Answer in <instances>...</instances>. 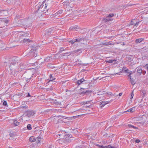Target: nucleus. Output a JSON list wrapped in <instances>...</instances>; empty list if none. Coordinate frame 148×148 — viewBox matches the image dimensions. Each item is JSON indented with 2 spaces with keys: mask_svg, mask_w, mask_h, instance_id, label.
Instances as JSON below:
<instances>
[{
  "mask_svg": "<svg viewBox=\"0 0 148 148\" xmlns=\"http://www.w3.org/2000/svg\"><path fill=\"white\" fill-rule=\"evenodd\" d=\"M18 58L14 57L10 60V73L14 75L17 72H19L23 69V65L18 62Z\"/></svg>",
  "mask_w": 148,
  "mask_h": 148,
  "instance_id": "nucleus-1",
  "label": "nucleus"
},
{
  "mask_svg": "<svg viewBox=\"0 0 148 148\" xmlns=\"http://www.w3.org/2000/svg\"><path fill=\"white\" fill-rule=\"evenodd\" d=\"M45 2H43L40 5L37 6L38 10H39L41 12L48 10L51 8V5L49 3H45L44 5Z\"/></svg>",
  "mask_w": 148,
  "mask_h": 148,
  "instance_id": "nucleus-2",
  "label": "nucleus"
},
{
  "mask_svg": "<svg viewBox=\"0 0 148 148\" xmlns=\"http://www.w3.org/2000/svg\"><path fill=\"white\" fill-rule=\"evenodd\" d=\"M114 15V14L112 13L109 14L108 16H107L106 18H104L102 19V21L105 23L111 21L112 20L111 18L113 17Z\"/></svg>",
  "mask_w": 148,
  "mask_h": 148,
  "instance_id": "nucleus-3",
  "label": "nucleus"
},
{
  "mask_svg": "<svg viewBox=\"0 0 148 148\" xmlns=\"http://www.w3.org/2000/svg\"><path fill=\"white\" fill-rule=\"evenodd\" d=\"M10 123H11L12 125H14V126H18L20 124V123L18 122L16 119L11 120Z\"/></svg>",
  "mask_w": 148,
  "mask_h": 148,
  "instance_id": "nucleus-4",
  "label": "nucleus"
},
{
  "mask_svg": "<svg viewBox=\"0 0 148 148\" xmlns=\"http://www.w3.org/2000/svg\"><path fill=\"white\" fill-rule=\"evenodd\" d=\"M26 114L27 116L28 117H31L34 116L35 114L34 111H28L26 112Z\"/></svg>",
  "mask_w": 148,
  "mask_h": 148,
  "instance_id": "nucleus-5",
  "label": "nucleus"
},
{
  "mask_svg": "<svg viewBox=\"0 0 148 148\" xmlns=\"http://www.w3.org/2000/svg\"><path fill=\"white\" fill-rule=\"evenodd\" d=\"M92 91L91 90H84L81 93V95L85 94L86 95H88L91 93Z\"/></svg>",
  "mask_w": 148,
  "mask_h": 148,
  "instance_id": "nucleus-6",
  "label": "nucleus"
},
{
  "mask_svg": "<svg viewBox=\"0 0 148 148\" xmlns=\"http://www.w3.org/2000/svg\"><path fill=\"white\" fill-rule=\"evenodd\" d=\"M139 21H137L136 19H133L131 20V25H138V24Z\"/></svg>",
  "mask_w": 148,
  "mask_h": 148,
  "instance_id": "nucleus-7",
  "label": "nucleus"
},
{
  "mask_svg": "<svg viewBox=\"0 0 148 148\" xmlns=\"http://www.w3.org/2000/svg\"><path fill=\"white\" fill-rule=\"evenodd\" d=\"M110 103L109 101H103L101 102H100V104L99 105V107L101 108H102L106 104H108Z\"/></svg>",
  "mask_w": 148,
  "mask_h": 148,
  "instance_id": "nucleus-8",
  "label": "nucleus"
},
{
  "mask_svg": "<svg viewBox=\"0 0 148 148\" xmlns=\"http://www.w3.org/2000/svg\"><path fill=\"white\" fill-rule=\"evenodd\" d=\"M53 30L52 28L49 29L47 30L46 33V35L47 36H49L50 34L53 33Z\"/></svg>",
  "mask_w": 148,
  "mask_h": 148,
  "instance_id": "nucleus-9",
  "label": "nucleus"
},
{
  "mask_svg": "<svg viewBox=\"0 0 148 148\" xmlns=\"http://www.w3.org/2000/svg\"><path fill=\"white\" fill-rule=\"evenodd\" d=\"M53 75L52 74H50V76H49V77H50V79L48 81V80H47V81L46 82V84H47L48 83H49V82H51L53 81V80H55L56 78H55L53 76Z\"/></svg>",
  "mask_w": 148,
  "mask_h": 148,
  "instance_id": "nucleus-10",
  "label": "nucleus"
},
{
  "mask_svg": "<svg viewBox=\"0 0 148 148\" xmlns=\"http://www.w3.org/2000/svg\"><path fill=\"white\" fill-rule=\"evenodd\" d=\"M79 29V27L77 26H74L73 27H70L69 29L71 30H73L74 31H77L78 29Z\"/></svg>",
  "mask_w": 148,
  "mask_h": 148,
  "instance_id": "nucleus-11",
  "label": "nucleus"
},
{
  "mask_svg": "<svg viewBox=\"0 0 148 148\" xmlns=\"http://www.w3.org/2000/svg\"><path fill=\"white\" fill-rule=\"evenodd\" d=\"M119 145L117 144H116L114 145L113 146L111 145H109L107 146H106V148H118Z\"/></svg>",
  "mask_w": 148,
  "mask_h": 148,
  "instance_id": "nucleus-12",
  "label": "nucleus"
},
{
  "mask_svg": "<svg viewBox=\"0 0 148 148\" xmlns=\"http://www.w3.org/2000/svg\"><path fill=\"white\" fill-rule=\"evenodd\" d=\"M42 138L40 136H39L36 138V141L37 143H38L41 141L42 140Z\"/></svg>",
  "mask_w": 148,
  "mask_h": 148,
  "instance_id": "nucleus-13",
  "label": "nucleus"
},
{
  "mask_svg": "<svg viewBox=\"0 0 148 148\" xmlns=\"http://www.w3.org/2000/svg\"><path fill=\"white\" fill-rule=\"evenodd\" d=\"M85 80L84 79L82 78V79L79 80H78L77 81V84L78 86H79Z\"/></svg>",
  "mask_w": 148,
  "mask_h": 148,
  "instance_id": "nucleus-14",
  "label": "nucleus"
},
{
  "mask_svg": "<svg viewBox=\"0 0 148 148\" xmlns=\"http://www.w3.org/2000/svg\"><path fill=\"white\" fill-rule=\"evenodd\" d=\"M36 138L33 136H31L29 138V141L31 142H33L36 141Z\"/></svg>",
  "mask_w": 148,
  "mask_h": 148,
  "instance_id": "nucleus-15",
  "label": "nucleus"
},
{
  "mask_svg": "<svg viewBox=\"0 0 148 148\" xmlns=\"http://www.w3.org/2000/svg\"><path fill=\"white\" fill-rule=\"evenodd\" d=\"M122 71L123 72L129 73V70L127 69L126 67H123Z\"/></svg>",
  "mask_w": 148,
  "mask_h": 148,
  "instance_id": "nucleus-16",
  "label": "nucleus"
},
{
  "mask_svg": "<svg viewBox=\"0 0 148 148\" xmlns=\"http://www.w3.org/2000/svg\"><path fill=\"white\" fill-rule=\"evenodd\" d=\"M71 54H73V53L71 52V53H70L67 52L66 53H62V55L63 56H69L71 55Z\"/></svg>",
  "mask_w": 148,
  "mask_h": 148,
  "instance_id": "nucleus-17",
  "label": "nucleus"
},
{
  "mask_svg": "<svg viewBox=\"0 0 148 148\" xmlns=\"http://www.w3.org/2000/svg\"><path fill=\"white\" fill-rule=\"evenodd\" d=\"M114 44H112L110 43V42H106L103 43V45H104L108 46L110 45H114Z\"/></svg>",
  "mask_w": 148,
  "mask_h": 148,
  "instance_id": "nucleus-18",
  "label": "nucleus"
},
{
  "mask_svg": "<svg viewBox=\"0 0 148 148\" xmlns=\"http://www.w3.org/2000/svg\"><path fill=\"white\" fill-rule=\"evenodd\" d=\"M82 49H78L77 50H75L74 51H72V53H76L80 51V53H81L82 52Z\"/></svg>",
  "mask_w": 148,
  "mask_h": 148,
  "instance_id": "nucleus-19",
  "label": "nucleus"
},
{
  "mask_svg": "<svg viewBox=\"0 0 148 148\" xmlns=\"http://www.w3.org/2000/svg\"><path fill=\"white\" fill-rule=\"evenodd\" d=\"M62 10H59L55 14V16H57L60 14L62 13Z\"/></svg>",
  "mask_w": 148,
  "mask_h": 148,
  "instance_id": "nucleus-20",
  "label": "nucleus"
},
{
  "mask_svg": "<svg viewBox=\"0 0 148 148\" xmlns=\"http://www.w3.org/2000/svg\"><path fill=\"white\" fill-rule=\"evenodd\" d=\"M143 40V38H139L136 40V42L137 43H139L141 42Z\"/></svg>",
  "mask_w": 148,
  "mask_h": 148,
  "instance_id": "nucleus-21",
  "label": "nucleus"
},
{
  "mask_svg": "<svg viewBox=\"0 0 148 148\" xmlns=\"http://www.w3.org/2000/svg\"><path fill=\"white\" fill-rule=\"evenodd\" d=\"M29 34H21L20 36L22 37L23 36L25 37H26L29 36Z\"/></svg>",
  "mask_w": 148,
  "mask_h": 148,
  "instance_id": "nucleus-22",
  "label": "nucleus"
},
{
  "mask_svg": "<svg viewBox=\"0 0 148 148\" xmlns=\"http://www.w3.org/2000/svg\"><path fill=\"white\" fill-rule=\"evenodd\" d=\"M30 40H29V39L28 38H24V39L23 40V42H30Z\"/></svg>",
  "mask_w": 148,
  "mask_h": 148,
  "instance_id": "nucleus-23",
  "label": "nucleus"
},
{
  "mask_svg": "<svg viewBox=\"0 0 148 148\" xmlns=\"http://www.w3.org/2000/svg\"><path fill=\"white\" fill-rule=\"evenodd\" d=\"M65 134V133L64 132H63V133H62V134H60L58 135L59 136H60L59 138H63L62 136H64Z\"/></svg>",
  "mask_w": 148,
  "mask_h": 148,
  "instance_id": "nucleus-24",
  "label": "nucleus"
},
{
  "mask_svg": "<svg viewBox=\"0 0 148 148\" xmlns=\"http://www.w3.org/2000/svg\"><path fill=\"white\" fill-rule=\"evenodd\" d=\"M137 72L139 74V75H141L142 73V69H138L137 70Z\"/></svg>",
  "mask_w": 148,
  "mask_h": 148,
  "instance_id": "nucleus-25",
  "label": "nucleus"
},
{
  "mask_svg": "<svg viewBox=\"0 0 148 148\" xmlns=\"http://www.w3.org/2000/svg\"><path fill=\"white\" fill-rule=\"evenodd\" d=\"M83 40V39L82 38H79L78 39H75V42H79L81 41H82Z\"/></svg>",
  "mask_w": 148,
  "mask_h": 148,
  "instance_id": "nucleus-26",
  "label": "nucleus"
},
{
  "mask_svg": "<svg viewBox=\"0 0 148 148\" xmlns=\"http://www.w3.org/2000/svg\"><path fill=\"white\" fill-rule=\"evenodd\" d=\"M50 59V57H48L46 58L45 59L44 61L46 62H48L49 61Z\"/></svg>",
  "mask_w": 148,
  "mask_h": 148,
  "instance_id": "nucleus-27",
  "label": "nucleus"
},
{
  "mask_svg": "<svg viewBox=\"0 0 148 148\" xmlns=\"http://www.w3.org/2000/svg\"><path fill=\"white\" fill-rule=\"evenodd\" d=\"M96 145L97 146L101 148H106V146H104L103 145H100L99 144H97Z\"/></svg>",
  "mask_w": 148,
  "mask_h": 148,
  "instance_id": "nucleus-28",
  "label": "nucleus"
},
{
  "mask_svg": "<svg viewBox=\"0 0 148 148\" xmlns=\"http://www.w3.org/2000/svg\"><path fill=\"white\" fill-rule=\"evenodd\" d=\"M135 110V108L134 107L131 108L130 109V112H133Z\"/></svg>",
  "mask_w": 148,
  "mask_h": 148,
  "instance_id": "nucleus-29",
  "label": "nucleus"
},
{
  "mask_svg": "<svg viewBox=\"0 0 148 148\" xmlns=\"http://www.w3.org/2000/svg\"><path fill=\"white\" fill-rule=\"evenodd\" d=\"M27 129L29 130H31L32 129L31 126L30 124H28L27 126Z\"/></svg>",
  "mask_w": 148,
  "mask_h": 148,
  "instance_id": "nucleus-30",
  "label": "nucleus"
},
{
  "mask_svg": "<svg viewBox=\"0 0 148 148\" xmlns=\"http://www.w3.org/2000/svg\"><path fill=\"white\" fill-rule=\"evenodd\" d=\"M130 81H131V84L132 85H134L135 84V82L133 80H132L131 78H130Z\"/></svg>",
  "mask_w": 148,
  "mask_h": 148,
  "instance_id": "nucleus-31",
  "label": "nucleus"
},
{
  "mask_svg": "<svg viewBox=\"0 0 148 148\" xmlns=\"http://www.w3.org/2000/svg\"><path fill=\"white\" fill-rule=\"evenodd\" d=\"M116 60H111L108 61L107 62L109 63H112L114 61H116Z\"/></svg>",
  "mask_w": 148,
  "mask_h": 148,
  "instance_id": "nucleus-32",
  "label": "nucleus"
},
{
  "mask_svg": "<svg viewBox=\"0 0 148 148\" xmlns=\"http://www.w3.org/2000/svg\"><path fill=\"white\" fill-rule=\"evenodd\" d=\"M65 49H64L63 48H61L60 49V53H61L63 51L65 50Z\"/></svg>",
  "mask_w": 148,
  "mask_h": 148,
  "instance_id": "nucleus-33",
  "label": "nucleus"
},
{
  "mask_svg": "<svg viewBox=\"0 0 148 148\" xmlns=\"http://www.w3.org/2000/svg\"><path fill=\"white\" fill-rule=\"evenodd\" d=\"M110 95H111V96H114V97H115L116 96H118V95H117L116 93H114V94H113L112 93H111Z\"/></svg>",
  "mask_w": 148,
  "mask_h": 148,
  "instance_id": "nucleus-34",
  "label": "nucleus"
},
{
  "mask_svg": "<svg viewBox=\"0 0 148 148\" xmlns=\"http://www.w3.org/2000/svg\"><path fill=\"white\" fill-rule=\"evenodd\" d=\"M69 42H71V44H73L75 42V39L74 40H71Z\"/></svg>",
  "mask_w": 148,
  "mask_h": 148,
  "instance_id": "nucleus-35",
  "label": "nucleus"
},
{
  "mask_svg": "<svg viewBox=\"0 0 148 148\" xmlns=\"http://www.w3.org/2000/svg\"><path fill=\"white\" fill-rule=\"evenodd\" d=\"M3 104L4 106H6L7 105V104L6 101H4L3 103Z\"/></svg>",
  "mask_w": 148,
  "mask_h": 148,
  "instance_id": "nucleus-36",
  "label": "nucleus"
},
{
  "mask_svg": "<svg viewBox=\"0 0 148 148\" xmlns=\"http://www.w3.org/2000/svg\"><path fill=\"white\" fill-rule=\"evenodd\" d=\"M16 95L18 96H22V93H19L18 94H17Z\"/></svg>",
  "mask_w": 148,
  "mask_h": 148,
  "instance_id": "nucleus-37",
  "label": "nucleus"
},
{
  "mask_svg": "<svg viewBox=\"0 0 148 148\" xmlns=\"http://www.w3.org/2000/svg\"><path fill=\"white\" fill-rule=\"evenodd\" d=\"M31 79V77L29 78H26V79L25 78L26 81L27 82H29L30 81V79Z\"/></svg>",
  "mask_w": 148,
  "mask_h": 148,
  "instance_id": "nucleus-38",
  "label": "nucleus"
},
{
  "mask_svg": "<svg viewBox=\"0 0 148 148\" xmlns=\"http://www.w3.org/2000/svg\"><path fill=\"white\" fill-rule=\"evenodd\" d=\"M134 94H133V91L132 92V93H131V99L133 98V96H134Z\"/></svg>",
  "mask_w": 148,
  "mask_h": 148,
  "instance_id": "nucleus-39",
  "label": "nucleus"
},
{
  "mask_svg": "<svg viewBox=\"0 0 148 148\" xmlns=\"http://www.w3.org/2000/svg\"><path fill=\"white\" fill-rule=\"evenodd\" d=\"M140 142V140L139 139H137V140H135V142H136V143H139V142Z\"/></svg>",
  "mask_w": 148,
  "mask_h": 148,
  "instance_id": "nucleus-40",
  "label": "nucleus"
},
{
  "mask_svg": "<svg viewBox=\"0 0 148 148\" xmlns=\"http://www.w3.org/2000/svg\"><path fill=\"white\" fill-rule=\"evenodd\" d=\"M131 127H133L134 129H136L137 128L136 127H135L133 125H130V128H131Z\"/></svg>",
  "mask_w": 148,
  "mask_h": 148,
  "instance_id": "nucleus-41",
  "label": "nucleus"
},
{
  "mask_svg": "<svg viewBox=\"0 0 148 148\" xmlns=\"http://www.w3.org/2000/svg\"><path fill=\"white\" fill-rule=\"evenodd\" d=\"M92 101V100H91L90 101H86V103H86V104H88V103H89L91 102Z\"/></svg>",
  "mask_w": 148,
  "mask_h": 148,
  "instance_id": "nucleus-42",
  "label": "nucleus"
},
{
  "mask_svg": "<svg viewBox=\"0 0 148 148\" xmlns=\"http://www.w3.org/2000/svg\"><path fill=\"white\" fill-rule=\"evenodd\" d=\"M145 66L147 71H148V64H147L145 65Z\"/></svg>",
  "mask_w": 148,
  "mask_h": 148,
  "instance_id": "nucleus-43",
  "label": "nucleus"
},
{
  "mask_svg": "<svg viewBox=\"0 0 148 148\" xmlns=\"http://www.w3.org/2000/svg\"><path fill=\"white\" fill-rule=\"evenodd\" d=\"M52 89V88H47V90H51Z\"/></svg>",
  "mask_w": 148,
  "mask_h": 148,
  "instance_id": "nucleus-44",
  "label": "nucleus"
},
{
  "mask_svg": "<svg viewBox=\"0 0 148 148\" xmlns=\"http://www.w3.org/2000/svg\"><path fill=\"white\" fill-rule=\"evenodd\" d=\"M143 94L144 95H145V94L146 93L145 91V90H143Z\"/></svg>",
  "mask_w": 148,
  "mask_h": 148,
  "instance_id": "nucleus-45",
  "label": "nucleus"
},
{
  "mask_svg": "<svg viewBox=\"0 0 148 148\" xmlns=\"http://www.w3.org/2000/svg\"><path fill=\"white\" fill-rule=\"evenodd\" d=\"M17 83H17V82H16V83L15 82V83H13V84H12V85L13 86H14V85L15 84H17Z\"/></svg>",
  "mask_w": 148,
  "mask_h": 148,
  "instance_id": "nucleus-46",
  "label": "nucleus"
},
{
  "mask_svg": "<svg viewBox=\"0 0 148 148\" xmlns=\"http://www.w3.org/2000/svg\"><path fill=\"white\" fill-rule=\"evenodd\" d=\"M26 97H30V94L29 93H28V94H27V96H26Z\"/></svg>",
  "mask_w": 148,
  "mask_h": 148,
  "instance_id": "nucleus-47",
  "label": "nucleus"
},
{
  "mask_svg": "<svg viewBox=\"0 0 148 148\" xmlns=\"http://www.w3.org/2000/svg\"><path fill=\"white\" fill-rule=\"evenodd\" d=\"M122 93H120L119 94V96H121L122 95Z\"/></svg>",
  "mask_w": 148,
  "mask_h": 148,
  "instance_id": "nucleus-48",
  "label": "nucleus"
},
{
  "mask_svg": "<svg viewBox=\"0 0 148 148\" xmlns=\"http://www.w3.org/2000/svg\"><path fill=\"white\" fill-rule=\"evenodd\" d=\"M33 50H32V49H31L30 51V52H31V53H32L33 51Z\"/></svg>",
  "mask_w": 148,
  "mask_h": 148,
  "instance_id": "nucleus-49",
  "label": "nucleus"
},
{
  "mask_svg": "<svg viewBox=\"0 0 148 148\" xmlns=\"http://www.w3.org/2000/svg\"><path fill=\"white\" fill-rule=\"evenodd\" d=\"M146 73V71L143 72V75H145Z\"/></svg>",
  "mask_w": 148,
  "mask_h": 148,
  "instance_id": "nucleus-50",
  "label": "nucleus"
},
{
  "mask_svg": "<svg viewBox=\"0 0 148 148\" xmlns=\"http://www.w3.org/2000/svg\"><path fill=\"white\" fill-rule=\"evenodd\" d=\"M5 23H8V21L7 20H5Z\"/></svg>",
  "mask_w": 148,
  "mask_h": 148,
  "instance_id": "nucleus-51",
  "label": "nucleus"
},
{
  "mask_svg": "<svg viewBox=\"0 0 148 148\" xmlns=\"http://www.w3.org/2000/svg\"><path fill=\"white\" fill-rule=\"evenodd\" d=\"M86 103V101H84L83 102V104L84 105L86 104V103Z\"/></svg>",
  "mask_w": 148,
  "mask_h": 148,
  "instance_id": "nucleus-52",
  "label": "nucleus"
},
{
  "mask_svg": "<svg viewBox=\"0 0 148 148\" xmlns=\"http://www.w3.org/2000/svg\"><path fill=\"white\" fill-rule=\"evenodd\" d=\"M86 103V101H84L83 102V104L84 105L86 104V103Z\"/></svg>",
  "mask_w": 148,
  "mask_h": 148,
  "instance_id": "nucleus-53",
  "label": "nucleus"
},
{
  "mask_svg": "<svg viewBox=\"0 0 148 148\" xmlns=\"http://www.w3.org/2000/svg\"><path fill=\"white\" fill-rule=\"evenodd\" d=\"M129 110H128L127 111H125L124 112H129Z\"/></svg>",
  "mask_w": 148,
  "mask_h": 148,
  "instance_id": "nucleus-54",
  "label": "nucleus"
},
{
  "mask_svg": "<svg viewBox=\"0 0 148 148\" xmlns=\"http://www.w3.org/2000/svg\"><path fill=\"white\" fill-rule=\"evenodd\" d=\"M84 89V88H81L80 89V90H81L82 89Z\"/></svg>",
  "mask_w": 148,
  "mask_h": 148,
  "instance_id": "nucleus-55",
  "label": "nucleus"
},
{
  "mask_svg": "<svg viewBox=\"0 0 148 148\" xmlns=\"http://www.w3.org/2000/svg\"><path fill=\"white\" fill-rule=\"evenodd\" d=\"M128 77H129V78H130V74L128 75Z\"/></svg>",
  "mask_w": 148,
  "mask_h": 148,
  "instance_id": "nucleus-56",
  "label": "nucleus"
},
{
  "mask_svg": "<svg viewBox=\"0 0 148 148\" xmlns=\"http://www.w3.org/2000/svg\"><path fill=\"white\" fill-rule=\"evenodd\" d=\"M56 103V104H58L59 103Z\"/></svg>",
  "mask_w": 148,
  "mask_h": 148,
  "instance_id": "nucleus-57",
  "label": "nucleus"
},
{
  "mask_svg": "<svg viewBox=\"0 0 148 148\" xmlns=\"http://www.w3.org/2000/svg\"><path fill=\"white\" fill-rule=\"evenodd\" d=\"M105 94L104 92L103 93H102V94Z\"/></svg>",
  "mask_w": 148,
  "mask_h": 148,
  "instance_id": "nucleus-58",
  "label": "nucleus"
},
{
  "mask_svg": "<svg viewBox=\"0 0 148 148\" xmlns=\"http://www.w3.org/2000/svg\"><path fill=\"white\" fill-rule=\"evenodd\" d=\"M128 126H130V125H129V124H128Z\"/></svg>",
  "mask_w": 148,
  "mask_h": 148,
  "instance_id": "nucleus-59",
  "label": "nucleus"
},
{
  "mask_svg": "<svg viewBox=\"0 0 148 148\" xmlns=\"http://www.w3.org/2000/svg\"><path fill=\"white\" fill-rule=\"evenodd\" d=\"M36 56H37V55L36 54V55L35 56V57H36Z\"/></svg>",
  "mask_w": 148,
  "mask_h": 148,
  "instance_id": "nucleus-60",
  "label": "nucleus"
},
{
  "mask_svg": "<svg viewBox=\"0 0 148 148\" xmlns=\"http://www.w3.org/2000/svg\"><path fill=\"white\" fill-rule=\"evenodd\" d=\"M131 73H130V75H131Z\"/></svg>",
  "mask_w": 148,
  "mask_h": 148,
  "instance_id": "nucleus-61",
  "label": "nucleus"
}]
</instances>
